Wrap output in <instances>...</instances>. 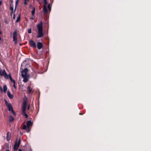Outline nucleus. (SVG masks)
I'll list each match as a JSON object with an SVG mask.
<instances>
[{"mask_svg": "<svg viewBox=\"0 0 151 151\" xmlns=\"http://www.w3.org/2000/svg\"><path fill=\"white\" fill-rule=\"evenodd\" d=\"M27 101V100H24L23 102L22 105V114L24 116H25L26 118H28V116L27 114L26 113V109Z\"/></svg>", "mask_w": 151, "mask_h": 151, "instance_id": "obj_2", "label": "nucleus"}, {"mask_svg": "<svg viewBox=\"0 0 151 151\" xmlns=\"http://www.w3.org/2000/svg\"><path fill=\"white\" fill-rule=\"evenodd\" d=\"M29 130H28L27 131V132H29Z\"/></svg>", "mask_w": 151, "mask_h": 151, "instance_id": "obj_42", "label": "nucleus"}, {"mask_svg": "<svg viewBox=\"0 0 151 151\" xmlns=\"http://www.w3.org/2000/svg\"><path fill=\"white\" fill-rule=\"evenodd\" d=\"M37 27L38 29L37 37L40 38L44 36L43 33V22L41 21L38 24Z\"/></svg>", "mask_w": 151, "mask_h": 151, "instance_id": "obj_1", "label": "nucleus"}, {"mask_svg": "<svg viewBox=\"0 0 151 151\" xmlns=\"http://www.w3.org/2000/svg\"><path fill=\"white\" fill-rule=\"evenodd\" d=\"M48 8L49 10H51V7L50 6V4H49L48 5Z\"/></svg>", "mask_w": 151, "mask_h": 151, "instance_id": "obj_28", "label": "nucleus"}, {"mask_svg": "<svg viewBox=\"0 0 151 151\" xmlns=\"http://www.w3.org/2000/svg\"><path fill=\"white\" fill-rule=\"evenodd\" d=\"M15 83H16V82H14H14L13 83V84H14L13 86L14 87V88H16V86H15Z\"/></svg>", "mask_w": 151, "mask_h": 151, "instance_id": "obj_30", "label": "nucleus"}, {"mask_svg": "<svg viewBox=\"0 0 151 151\" xmlns=\"http://www.w3.org/2000/svg\"><path fill=\"white\" fill-rule=\"evenodd\" d=\"M12 111V113L14 115H15L16 114V113L13 110V109L11 111Z\"/></svg>", "mask_w": 151, "mask_h": 151, "instance_id": "obj_31", "label": "nucleus"}, {"mask_svg": "<svg viewBox=\"0 0 151 151\" xmlns=\"http://www.w3.org/2000/svg\"><path fill=\"white\" fill-rule=\"evenodd\" d=\"M29 108H30V105H29L28 106V108H27L28 110H29Z\"/></svg>", "mask_w": 151, "mask_h": 151, "instance_id": "obj_35", "label": "nucleus"}, {"mask_svg": "<svg viewBox=\"0 0 151 151\" xmlns=\"http://www.w3.org/2000/svg\"><path fill=\"white\" fill-rule=\"evenodd\" d=\"M20 20V14H18V17L17 18V19L16 20V22H19Z\"/></svg>", "mask_w": 151, "mask_h": 151, "instance_id": "obj_17", "label": "nucleus"}, {"mask_svg": "<svg viewBox=\"0 0 151 151\" xmlns=\"http://www.w3.org/2000/svg\"><path fill=\"white\" fill-rule=\"evenodd\" d=\"M28 72V69L27 68L24 69L23 70L21 71V76L22 77L24 76H27V72Z\"/></svg>", "mask_w": 151, "mask_h": 151, "instance_id": "obj_6", "label": "nucleus"}, {"mask_svg": "<svg viewBox=\"0 0 151 151\" xmlns=\"http://www.w3.org/2000/svg\"><path fill=\"white\" fill-rule=\"evenodd\" d=\"M36 77H37V75L36 74H35L33 76V78H34V79H35L36 78Z\"/></svg>", "mask_w": 151, "mask_h": 151, "instance_id": "obj_27", "label": "nucleus"}, {"mask_svg": "<svg viewBox=\"0 0 151 151\" xmlns=\"http://www.w3.org/2000/svg\"><path fill=\"white\" fill-rule=\"evenodd\" d=\"M17 30H15V31L13 32V41L14 42V43L15 44H17Z\"/></svg>", "mask_w": 151, "mask_h": 151, "instance_id": "obj_5", "label": "nucleus"}, {"mask_svg": "<svg viewBox=\"0 0 151 151\" xmlns=\"http://www.w3.org/2000/svg\"><path fill=\"white\" fill-rule=\"evenodd\" d=\"M26 124H27V127L28 128H29L30 126L32 124V123L31 121L29 120V121H28L27 122Z\"/></svg>", "mask_w": 151, "mask_h": 151, "instance_id": "obj_13", "label": "nucleus"}, {"mask_svg": "<svg viewBox=\"0 0 151 151\" xmlns=\"http://www.w3.org/2000/svg\"><path fill=\"white\" fill-rule=\"evenodd\" d=\"M27 126L25 125L24 124L23 125L22 127V129L23 130H25L26 129Z\"/></svg>", "mask_w": 151, "mask_h": 151, "instance_id": "obj_23", "label": "nucleus"}, {"mask_svg": "<svg viewBox=\"0 0 151 151\" xmlns=\"http://www.w3.org/2000/svg\"><path fill=\"white\" fill-rule=\"evenodd\" d=\"M6 151H9V150H6Z\"/></svg>", "mask_w": 151, "mask_h": 151, "instance_id": "obj_46", "label": "nucleus"}, {"mask_svg": "<svg viewBox=\"0 0 151 151\" xmlns=\"http://www.w3.org/2000/svg\"><path fill=\"white\" fill-rule=\"evenodd\" d=\"M30 19L32 20L34 19V18L33 17H32L30 18Z\"/></svg>", "mask_w": 151, "mask_h": 151, "instance_id": "obj_39", "label": "nucleus"}, {"mask_svg": "<svg viewBox=\"0 0 151 151\" xmlns=\"http://www.w3.org/2000/svg\"><path fill=\"white\" fill-rule=\"evenodd\" d=\"M33 10L32 12V16H34L35 14V8L34 7L32 8Z\"/></svg>", "mask_w": 151, "mask_h": 151, "instance_id": "obj_20", "label": "nucleus"}, {"mask_svg": "<svg viewBox=\"0 0 151 151\" xmlns=\"http://www.w3.org/2000/svg\"><path fill=\"white\" fill-rule=\"evenodd\" d=\"M29 42L31 47L34 48L36 47V44L33 40H30L29 41Z\"/></svg>", "mask_w": 151, "mask_h": 151, "instance_id": "obj_7", "label": "nucleus"}, {"mask_svg": "<svg viewBox=\"0 0 151 151\" xmlns=\"http://www.w3.org/2000/svg\"><path fill=\"white\" fill-rule=\"evenodd\" d=\"M0 90H1V92H3V89L2 87L1 86H0Z\"/></svg>", "mask_w": 151, "mask_h": 151, "instance_id": "obj_34", "label": "nucleus"}, {"mask_svg": "<svg viewBox=\"0 0 151 151\" xmlns=\"http://www.w3.org/2000/svg\"><path fill=\"white\" fill-rule=\"evenodd\" d=\"M32 6V5H30L29 7H30Z\"/></svg>", "mask_w": 151, "mask_h": 151, "instance_id": "obj_44", "label": "nucleus"}, {"mask_svg": "<svg viewBox=\"0 0 151 151\" xmlns=\"http://www.w3.org/2000/svg\"><path fill=\"white\" fill-rule=\"evenodd\" d=\"M11 3L12 4V3L13 2V1L12 0H10Z\"/></svg>", "mask_w": 151, "mask_h": 151, "instance_id": "obj_38", "label": "nucleus"}, {"mask_svg": "<svg viewBox=\"0 0 151 151\" xmlns=\"http://www.w3.org/2000/svg\"><path fill=\"white\" fill-rule=\"evenodd\" d=\"M43 12L45 13H47V8L46 6H44L43 8Z\"/></svg>", "mask_w": 151, "mask_h": 151, "instance_id": "obj_15", "label": "nucleus"}, {"mask_svg": "<svg viewBox=\"0 0 151 151\" xmlns=\"http://www.w3.org/2000/svg\"><path fill=\"white\" fill-rule=\"evenodd\" d=\"M6 106L7 107L9 111H12L13 109L12 105L10 103H9Z\"/></svg>", "mask_w": 151, "mask_h": 151, "instance_id": "obj_11", "label": "nucleus"}, {"mask_svg": "<svg viewBox=\"0 0 151 151\" xmlns=\"http://www.w3.org/2000/svg\"><path fill=\"white\" fill-rule=\"evenodd\" d=\"M18 151H22V150L21 149H19L18 150Z\"/></svg>", "mask_w": 151, "mask_h": 151, "instance_id": "obj_37", "label": "nucleus"}, {"mask_svg": "<svg viewBox=\"0 0 151 151\" xmlns=\"http://www.w3.org/2000/svg\"><path fill=\"white\" fill-rule=\"evenodd\" d=\"M29 1V0H24V4L25 5H26L27 4V3L26 1Z\"/></svg>", "mask_w": 151, "mask_h": 151, "instance_id": "obj_26", "label": "nucleus"}, {"mask_svg": "<svg viewBox=\"0 0 151 151\" xmlns=\"http://www.w3.org/2000/svg\"><path fill=\"white\" fill-rule=\"evenodd\" d=\"M2 2L1 1H0V6L2 4Z\"/></svg>", "mask_w": 151, "mask_h": 151, "instance_id": "obj_36", "label": "nucleus"}, {"mask_svg": "<svg viewBox=\"0 0 151 151\" xmlns=\"http://www.w3.org/2000/svg\"><path fill=\"white\" fill-rule=\"evenodd\" d=\"M28 32L30 34L32 32V29L31 28H29L28 30Z\"/></svg>", "mask_w": 151, "mask_h": 151, "instance_id": "obj_22", "label": "nucleus"}, {"mask_svg": "<svg viewBox=\"0 0 151 151\" xmlns=\"http://www.w3.org/2000/svg\"><path fill=\"white\" fill-rule=\"evenodd\" d=\"M23 78V81L25 83L27 82L29 80V76L28 75L22 77Z\"/></svg>", "mask_w": 151, "mask_h": 151, "instance_id": "obj_10", "label": "nucleus"}, {"mask_svg": "<svg viewBox=\"0 0 151 151\" xmlns=\"http://www.w3.org/2000/svg\"><path fill=\"white\" fill-rule=\"evenodd\" d=\"M13 19H15V14L14 13L13 14Z\"/></svg>", "mask_w": 151, "mask_h": 151, "instance_id": "obj_32", "label": "nucleus"}, {"mask_svg": "<svg viewBox=\"0 0 151 151\" xmlns=\"http://www.w3.org/2000/svg\"><path fill=\"white\" fill-rule=\"evenodd\" d=\"M10 9L12 11H13V5H11L10 6Z\"/></svg>", "mask_w": 151, "mask_h": 151, "instance_id": "obj_21", "label": "nucleus"}, {"mask_svg": "<svg viewBox=\"0 0 151 151\" xmlns=\"http://www.w3.org/2000/svg\"><path fill=\"white\" fill-rule=\"evenodd\" d=\"M4 91V92H6L7 90V87L5 85H4L3 86Z\"/></svg>", "mask_w": 151, "mask_h": 151, "instance_id": "obj_19", "label": "nucleus"}, {"mask_svg": "<svg viewBox=\"0 0 151 151\" xmlns=\"http://www.w3.org/2000/svg\"><path fill=\"white\" fill-rule=\"evenodd\" d=\"M27 89H28V91L27 92V93H31L32 90V89L30 88V87L29 86H28V87L27 88Z\"/></svg>", "mask_w": 151, "mask_h": 151, "instance_id": "obj_18", "label": "nucleus"}, {"mask_svg": "<svg viewBox=\"0 0 151 151\" xmlns=\"http://www.w3.org/2000/svg\"><path fill=\"white\" fill-rule=\"evenodd\" d=\"M17 7V6H15V7L14 10V13H15V12L16 11V10Z\"/></svg>", "mask_w": 151, "mask_h": 151, "instance_id": "obj_33", "label": "nucleus"}, {"mask_svg": "<svg viewBox=\"0 0 151 151\" xmlns=\"http://www.w3.org/2000/svg\"><path fill=\"white\" fill-rule=\"evenodd\" d=\"M20 142L21 140L20 139H19L18 141V139H16L14 147V149L15 151H16L17 150Z\"/></svg>", "mask_w": 151, "mask_h": 151, "instance_id": "obj_3", "label": "nucleus"}, {"mask_svg": "<svg viewBox=\"0 0 151 151\" xmlns=\"http://www.w3.org/2000/svg\"><path fill=\"white\" fill-rule=\"evenodd\" d=\"M0 75L1 76H4L5 78L6 79H8V76L6 73V71L5 70H4L3 71L0 68Z\"/></svg>", "mask_w": 151, "mask_h": 151, "instance_id": "obj_4", "label": "nucleus"}, {"mask_svg": "<svg viewBox=\"0 0 151 151\" xmlns=\"http://www.w3.org/2000/svg\"><path fill=\"white\" fill-rule=\"evenodd\" d=\"M5 23H6V21H5Z\"/></svg>", "mask_w": 151, "mask_h": 151, "instance_id": "obj_45", "label": "nucleus"}, {"mask_svg": "<svg viewBox=\"0 0 151 151\" xmlns=\"http://www.w3.org/2000/svg\"><path fill=\"white\" fill-rule=\"evenodd\" d=\"M14 120V118L12 116H10L9 118V122H12Z\"/></svg>", "mask_w": 151, "mask_h": 151, "instance_id": "obj_16", "label": "nucleus"}, {"mask_svg": "<svg viewBox=\"0 0 151 151\" xmlns=\"http://www.w3.org/2000/svg\"><path fill=\"white\" fill-rule=\"evenodd\" d=\"M19 2V0H17L16 1L15 6H17Z\"/></svg>", "mask_w": 151, "mask_h": 151, "instance_id": "obj_29", "label": "nucleus"}, {"mask_svg": "<svg viewBox=\"0 0 151 151\" xmlns=\"http://www.w3.org/2000/svg\"><path fill=\"white\" fill-rule=\"evenodd\" d=\"M79 114L80 115H83V114L82 113H80Z\"/></svg>", "mask_w": 151, "mask_h": 151, "instance_id": "obj_41", "label": "nucleus"}, {"mask_svg": "<svg viewBox=\"0 0 151 151\" xmlns=\"http://www.w3.org/2000/svg\"><path fill=\"white\" fill-rule=\"evenodd\" d=\"M7 95L9 97L10 99H12L13 98L14 96L13 95H12L10 93L9 91H8L7 92Z\"/></svg>", "mask_w": 151, "mask_h": 151, "instance_id": "obj_12", "label": "nucleus"}, {"mask_svg": "<svg viewBox=\"0 0 151 151\" xmlns=\"http://www.w3.org/2000/svg\"><path fill=\"white\" fill-rule=\"evenodd\" d=\"M44 6H46V5L47 4V0H44Z\"/></svg>", "mask_w": 151, "mask_h": 151, "instance_id": "obj_24", "label": "nucleus"}, {"mask_svg": "<svg viewBox=\"0 0 151 151\" xmlns=\"http://www.w3.org/2000/svg\"><path fill=\"white\" fill-rule=\"evenodd\" d=\"M0 41H1V37H0Z\"/></svg>", "mask_w": 151, "mask_h": 151, "instance_id": "obj_43", "label": "nucleus"}, {"mask_svg": "<svg viewBox=\"0 0 151 151\" xmlns=\"http://www.w3.org/2000/svg\"><path fill=\"white\" fill-rule=\"evenodd\" d=\"M14 11H12V12H11V14H12L13 13V14H14Z\"/></svg>", "mask_w": 151, "mask_h": 151, "instance_id": "obj_40", "label": "nucleus"}, {"mask_svg": "<svg viewBox=\"0 0 151 151\" xmlns=\"http://www.w3.org/2000/svg\"><path fill=\"white\" fill-rule=\"evenodd\" d=\"M11 137V134L9 132H8L7 133L6 138V140L8 141H9Z\"/></svg>", "mask_w": 151, "mask_h": 151, "instance_id": "obj_9", "label": "nucleus"}, {"mask_svg": "<svg viewBox=\"0 0 151 151\" xmlns=\"http://www.w3.org/2000/svg\"><path fill=\"white\" fill-rule=\"evenodd\" d=\"M9 78L10 80H11V82L13 83L14 82H15V81L14 80L12 79V77L11 76V75L10 74H9Z\"/></svg>", "mask_w": 151, "mask_h": 151, "instance_id": "obj_14", "label": "nucleus"}, {"mask_svg": "<svg viewBox=\"0 0 151 151\" xmlns=\"http://www.w3.org/2000/svg\"><path fill=\"white\" fill-rule=\"evenodd\" d=\"M4 102H5V104L6 105V106H7V105H8L9 104H8V101L6 100H4Z\"/></svg>", "mask_w": 151, "mask_h": 151, "instance_id": "obj_25", "label": "nucleus"}, {"mask_svg": "<svg viewBox=\"0 0 151 151\" xmlns=\"http://www.w3.org/2000/svg\"><path fill=\"white\" fill-rule=\"evenodd\" d=\"M43 44L40 42H38L37 43V47L38 49L40 50L43 47Z\"/></svg>", "mask_w": 151, "mask_h": 151, "instance_id": "obj_8", "label": "nucleus"}]
</instances>
